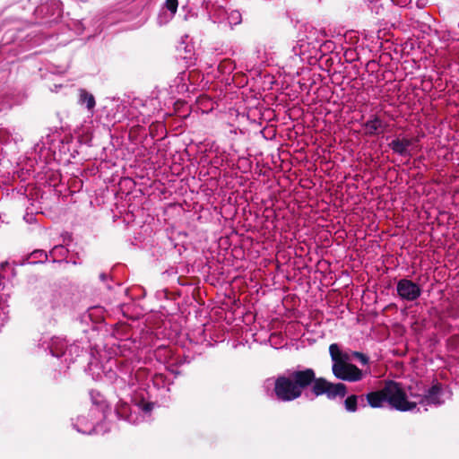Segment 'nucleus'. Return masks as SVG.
Masks as SVG:
<instances>
[{"label":"nucleus","mask_w":459,"mask_h":459,"mask_svg":"<svg viewBox=\"0 0 459 459\" xmlns=\"http://www.w3.org/2000/svg\"><path fill=\"white\" fill-rule=\"evenodd\" d=\"M332 372L337 379L347 382H358L364 377L362 370L352 363L332 366Z\"/></svg>","instance_id":"nucleus-3"},{"label":"nucleus","mask_w":459,"mask_h":459,"mask_svg":"<svg viewBox=\"0 0 459 459\" xmlns=\"http://www.w3.org/2000/svg\"><path fill=\"white\" fill-rule=\"evenodd\" d=\"M396 290L399 297L407 301H414L421 294L420 287L406 278L401 279L397 282Z\"/></svg>","instance_id":"nucleus-4"},{"label":"nucleus","mask_w":459,"mask_h":459,"mask_svg":"<svg viewBox=\"0 0 459 459\" xmlns=\"http://www.w3.org/2000/svg\"><path fill=\"white\" fill-rule=\"evenodd\" d=\"M115 411L119 419H127L130 413V406L127 403L119 401Z\"/></svg>","instance_id":"nucleus-10"},{"label":"nucleus","mask_w":459,"mask_h":459,"mask_svg":"<svg viewBox=\"0 0 459 459\" xmlns=\"http://www.w3.org/2000/svg\"><path fill=\"white\" fill-rule=\"evenodd\" d=\"M225 65H231L230 61L224 60L222 63H221L220 67H222Z\"/></svg>","instance_id":"nucleus-15"},{"label":"nucleus","mask_w":459,"mask_h":459,"mask_svg":"<svg viewBox=\"0 0 459 459\" xmlns=\"http://www.w3.org/2000/svg\"><path fill=\"white\" fill-rule=\"evenodd\" d=\"M365 134L373 136L378 134V130L383 127V122L379 117L374 116L372 119L368 120L364 125Z\"/></svg>","instance_id":"nucleus-8"},{"label":"nucleus","mask_w":459,"mask_h":459,"mask_svg":"<svg viewBox=\"0 0 459 459\" xmlns=\"http://www.w3.org/2000/svg\"><path fill=\"white\" fill-rule=\"evenodd\" d=\"M358 395L351 394L344 400V408L348 412L358 411Z\"/></svg>","instance_id":"nucleus-11"},{"label":"nucleus","mask_w":459,"mask_h":459,"mask_svg":"<svg viewBox=\"0 0 459 459\" xmlns=\"http://www.w3.org/2000/svg\"><path fill=\"white\" fill-rule=\"evenodd\" d=\"M416 142H418V138L409 139L405 137H396L388 144V146L394 153L399 154L400 156L411 157V153L409 150V147H411Z\"/></svg>","instance_id":"nucleus-5"},{"label":"nucleus","mask_w":459,"mask_h":459,"mask_svg":"<svg viewBox=\"0 0 459 459\" xmlns=\"http://www.w3.org/2000/svg\"><path fill=\"white\" fill-rule=\"evenodd\" d=\"M441 392V384L437 383L426 390L425 394L420 396L419 403L421 404L440 405L442 403V401L440 400Z\"/></svg>","instance_id":"nucleus-6"},{"label":"nucleus","mask_w":459,"mask_h":459,"mask_svg":"<svg viewBox=\"0 0 459 459\" xmlns=\"http://www.w3.org/2000/svg\"><path fill=\"white\" fill-rule=\"evenodd\" d=\"M79 102L81 104H86V107L90 111L92 110L96 105L94 96L85 89L79 90Z\"/></svg>","instance_id":"nucleus-9"},{"label":"nucleus","mask_w":459,"mask_h":459,"mask_svg":"<svg viewBox=\"0 0 459 459\" xmlns=\"http://www.w3.org/2000/svg\"><path fill=\"white\" fill-rule=\"evenodd\" d=\"M309 387L316 397L325 395L329 400L343 398L348 394L345 384L333 383L323 377H316L312 368L296 369L288 376H278L274 381L273 394L278 401L288 403L301 397Z\"/></svg>","instance_id":"nucleus-1"},{"label":"nucleus","mask_w":459,"mask_h":459,"mask_svg":"<svg viewBox=\"0 0 459 459\" xmlns=\"http://www.w3.org/2000/svg\"><path fill=\"white\" fill-rule=\"evenodd\" d=\"M366 400L371 408H381L385 402L399 411H409L417 407L416 402L408 400L402 384L394 380L385 381L381 389L368 393Z\"/></svg>","instance_id":"nucleus-2"},{"label":"nucleus","mask_w":459,"mask_h":459,"mask_svg":"<svg viewBox=\"0 0 459 459\" xmlns=\"http://www.w3.org/2000/svg\"><path fill=\"white\" fill-rule=\"evenodd\" d=\"M352 356H353L355 359H359V361L362 365H367V364H368V362H369V358H368L366 354H364V353H362V352H360V351H353V352H352Z\"/></svg>","instance_id":"nucleus-12"},{"label":"nucleus","mask_w":459,"mask_h":459,"mask_svg":"<svg viewBox=\"0 0 459 459\" xmlns=\"http://www.w3.org/2000/svg\"><path fill=\"white\" fill-rule=\"evenodd\" d=\"M410 395L412 396V397H420V396H422L421 394H417L412 393V392L410 393Z\"/></svg>","instance_id":"nucleus-16"},{"label":"nucleus","mask_w":459,"mask_h":459,"mask_svg":"<svg viewBox=\"0 0 459 459\" xmlns=\"http://www.w3.org/2000/svg\"><path fill=\"white\" fill-rule=\"evenodd\" d=\"M166 8L172 13H176L178 6V0H166Z\"/></svg>","instance_id":"nucleus-13"},{"label":"nucleus","mask_w":459,"mask_h":459,"mask_svg":"<svg viewBox=\"0 0 459 459\" xmlns=\"http://www.w3.org/2000/svg\"><path fill=\"white\" fill-rule=\"evenodd\" d=\"M329 353L333 361L332 366H340L344 364H349L351 360V357L348 353L343 352L340 350V347L337 343H332L329 346Z\"/></svg>","instance_id":"nucleus-7"},{"label":"nucleus","mask_w":459,"mask_h":459,"mask_svg":"<svg viewBox=\"0 0 459 459\" xmlns=\"http://www.w3.org/2000/svg\"><path fill=\"white\" fill-rule=\"evenodd\" d=\"M152 410V403H145L144 406H143V411H150Z\"/></svg>","instance_id":"nucleus-14"},{"label":"nucleus","mask_w":459,"mask_h":459,"mask_svg":"<svg viewBox=\"0 0 459 459\" xmlns=\"http://www.w3.org/2000/svg\"><path fill=\"white\" fill-rule=\"evenodd\" d=\"M100 279H101L102 281H105V279H106V275H105L104 273L100 274Z\"/></svg>","instance_id":"nucleus-17"}]
</instances>
